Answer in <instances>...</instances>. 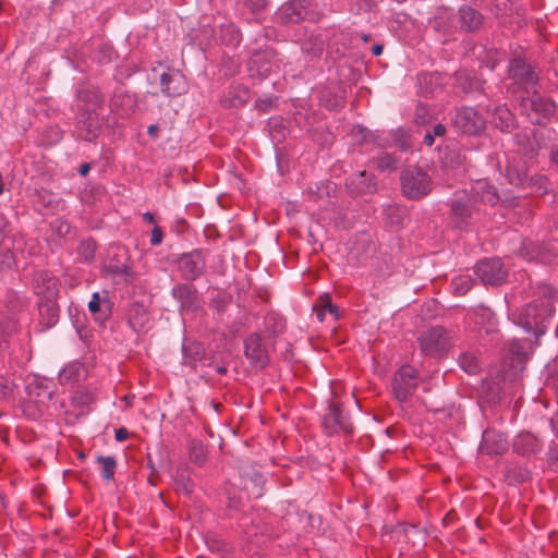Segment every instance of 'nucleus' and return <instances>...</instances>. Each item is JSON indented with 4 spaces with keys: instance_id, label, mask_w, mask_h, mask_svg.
I'll use <instances>...</instances> for the list:
<instances>
[{
    "instance_id": "f257e3e1",
    "label": "nucleus",
    "mask_w": 558,
    "mask_h": 558,
    "mask_svg": "<svg viewBox=\"0 0 558 558\" xmlns=\"http://www.w3.org/2000/svg\"><path fill=\"white\" fill-rule=\"evenodd\" d=\"M535 295L536 298L520 311L518 324L526 331L541 337L546 332L547 323L555 313L558 293L551 286L542 283L536 288Z\"/></svg>"
},
{
    "instance_id": "f03ea898",
    "label": "nucleus",
    "mask_w": 558,
    "mask_h": 558,
    "mask_svg": "<svg viewBox=\"0 0 558 558\" xmlns=\"http://www.w3.org/2000/svg\"><path fill=\"white\" fill-rule=\"evenodd\" d=\"M76 98V136L86 142H93L98 137L101 129L98 110L102 108L104 96L98 90L81 89Z\"/></svg>"
},
{
    "instance_id": "7ed1b4c3",
    "label": "nucleus",
    "mask_w": 558,
    "mask_h": 558,
    "mask_svg": "<svg viewBox=\"0 0 558 558\" xmlns=\"http://www.w3.org/2000/svg\"><path fill=\"white\" fill-rule=\"evenodd\" d=\"M477 197L466 190L456 191L453 197L447 203L449 206L448 218L454 228L466 231L472 221L478 215Z\"/></svg>"
},
{
    "instance_id": "20e7f679",
    "label": "nucleus",
    "mask_w": 558,
    "mask_h": 558,
    "mask_svg": "<svg viewBox=\"0 0 558 558\" xmlns=\"http://www.w3.org/2000/svg\"><path fill=\"white\" fill-rule=\"evenodd\" d=\"M434 189L432 177L420 167H408L400 173L401 194L409 201H421Z\"/></svg>"
},
{
    "instance_id": "39448f33",
    "label": "nucleus",
    "mask_w": 558,
    "mask_h": 558,
    "mask_svg": "<svg viewBox=\"0 0 558 558\" xmlns=\"http://www.w3.org/2000/svg\"><path fill=\"white\" fill-rule=\"evenodd\" d=\"M417 342L422 353L434 359L446 357L452 347L451 336L442 326H434L422 331Z\"/></svg>"
},
{
    "instance_id": "423d86ee",
    "label": "nucleus",
    "mask_w": 558,
    "mask_h": 558,
    "mask_svg": "<svg viewBox=\"0 0 558 558\" xmlns=\"http://www.w3.org/2000/svg\"><path fill=\"white\" fill-rule=\"evenodd\" d=\"M207 253V250L194 248L177 255L173 262L182 280L194 282L206 274Z\"/></svg>"
},
{
    "instance_id": "0eeeda50",
    "label": "nucleus",
    "mask_w": 558,
    "mask_h": 558,
    "mask_svg": "<svg viewBox=\"0 0 558 558\" xmlns=\"http://www.w3.org/2000/svg\"><path fill=\"white\" fill-rule=\"evenodd\" d=\"M420 385V373L412 365L404 364L393 374L391 391L401 403L410 401Z\"/></svg>"
},
{
    "instance_id": "6e6552de",
    "label": "nucleus",
    "mask_w": 558,
    "mask_h": 558,
    "mask_svg": "<svg viewBox=\"0 0 558 558\" xmlns=\"http://www.w3.org/2000/svg\"><path fill=\"white\" fill-rule=\"evenodd\" d=\"M322 425L327 436L342 433L344 436H352L354 426L351 417L344 412L343 405L338 402H330L323 414Z\"/></svg>"
},
{
    "instance_id": "1a4fd4ad",
    "label": "nucleus",
    "mask_w": 558,
    "mask_h": 558,
    "mask_svg": "<svg viewBox=\"0 0 558 558\" xmlns=\"http://www.w3.org/2000/svg\"><path fill=\"white\" fill-rule=\"evenodd\" d=\"M452 122L456 130L466 136H481L486 130V119L471 106L457 108Z\"/></svg>"
},
{
    "instance_id": "9d476101",
    "label": "nucleus",
    "mask_w": 558,
    "mask_h": 558,
    "mask_svg": "<svg viewBox=\"0 0 558 558\" xmlns=\"http://www.w3.org/2000/svg\"><path fill=\"white\" fill-rule=\"evenodd\" d=\"M27 306L24 298L19 295L14 290H8L3 300V307L0 308V325L4 327L7 332H19L20 314H22Z\"/></svg>"
},
{
    "instance_id": "9b49d317",
    "label": "nucleus",
    "mask_w": 558,
    "mask_h": 558,
    "mask_svg": "<svg viewBox=\"0 0 558 558\" xmlns=\"http://www.w3.org/2000/svg\"><path fill=\"white\" fill-rule=\"evenodd\" d=\"M521 108L531 119L532 123L545 125L555 116L557 106L550 98L533 93L531 97H523Z\"/></svg>"
},
{
    "instance_id": "f8f14e48",
    "label": "nucleus",
    "mask_w": 558,
    "mask_h": 558,
    "mask_svg": "<svg viewBox=\"0 0 558 558\" xmlns=\"http://www.w3.org/2000/svg\"><path fill=\"white\" fill-rule=\"evenodd\" d=\"M509 76L514 84L527 93L535 89L538 84V73L524 57H514L509 62Z\"/></svg>"
},
{
    "instance_id": "ddd939ff",
    "label": "nucleus",
    "mask_w": 558,
    "mask_h": 558,
    "mask_svg": "<svg viewBox=\"0 0 558 558\" xmlns=\"http://www.w3.org/2000/svg\"><path fill=\"white\" fill-rule=\"evenodd\" d=\"M247 69L252 77H259L260 80L267 77L278 69L276 51L267 46L252 51Z\"/></svg>"
},
{
    "instance_id": "4468645a",
    "label": "nucleus",
    "mask_w": 558,
    "mask_h": 558,
    "mask_svg": "<svg viewBox=\"0 0 558 558\" xmlns=\"http://www.w3.org/2000/svg\"><path fill=\"white\" fill-rule=\"evenodd\" d=\"M171 295L179 303L181 314L195 313L202 307V298L196 286L191 281L174 284Z\"/></svg>"
},
{
    "instance_id": "2eb2a0df",
    "label": "nucleus",
    "mask_w": 558,
    "mask_h": 558,
    "mask_svg": "<svg viewBox=\"0 0 558 558\" xmlns=\"http://www.w3.org/2000/svg\"><path fill=\"white\" fill-rule=\"evenodd\" d=\"M475 274L484 284L500 286L508 277V271L500 258H483L475 265Z\"/></svg>"
},
{
    "instance_id": "dca6fc26",
    "label": "nucleus",
    "mask_w": 558,
    "mask_h": 558,
    "mask_svg": "<svg viewBox=\"0 0 558 558\" xmlns=\"http://www.w3.org/2000/svg\"><path fill=\"white\" fill-rule=\"evenodd\" d=\"M60 280L52 271L39 269L33 274L32 290L38 300L58 299Z\"/></svg>"
},
{
    "instance_id": "f3484780",
    "label": "nucleus",
    "mask_w": 558,
    "mask_h": 558,
    "mask_svg": "<svg viewBox=\"0 0 558 558\" xmlns=\"http://www.w3.org/2000/svg\"><path fill=\"white\" fill-rule=\"evenodd\" d=\"M244 355L254 367L263 369L268 365L269 354L259 333L252 332L245 338Z\"/></svg>"
},
{
    "instance_id": "a211bd4d",
    "label": "nucleus",
    "mask_w": 558,
    "mask_h": 558,
    "mask_svg": "<svg viewBox=\"0 0 558 558\" xmlns=\"http://www.w3.org/2000/svg\"><path fill=\"white\" fill-rule=\"evenodd\" d=\"M345 186L351 196L357 197L375 194L378 190V182L375 174L363 170L349 177Z\"/></svg>"
},
{
    "instance_id": "6ab92c4d",
    "label": "nucleus",
    "mask_w": 558,
    "mask_h": 558,
    "mask_svg": "<svg viewBox=\"0 0 558 558\" xmlns=\"http://www.w3.org/2000/svg\"><path fill=\"white\" fill-rule=\"evenodd\" d=\"M314 0H289L278 11L282 24H298L305 20Z\"/></svg>"
},
{
    "instance_id": "aec40b11",
    "label": "nucleus",
    "mask_w": 558,
    "mask_h": 558,
    "mask_svg": "<svg viewBox=\"0 0 558 558\" xmlns=\"http://www.w3.org/2000/svg\"><path fill=\"white\" fill-rule=\"evenodd\" d=\"M486 81L476 74L473 70L462 69L454 73L453 86L464 95L482 94Z\"/></svg>"
},
{
    "instance_id": "412c9836",
    "label": "nucleus",
    "mask_w": 558,
    "mask_h": 558,
    "mask_svg": "<svg viewBox=\"0 0 558 558\" xmlns=\"http://www.w3.org/2000/svg\"><path fill=\"white\" fill-rule=\"evenodd\" d=\"M457 17L459 29L468 34L478 33L485 21L484 15L478 10L468 4L459 8Z\"/></svg>"
},
{
    "instance_id": "4be33fe9",
    "label": "nucleus",
    "mask_w": 558,
    "mask_h": 558,
    "mask_svg": "<svg viewBox=\"0 0 558 558\" xmlns=\"http://www.w3.org/2000/svg\"><path fill=\"white\" fill-rule=\"evenodd\" d=\"M508 450V440L505 434L492 428L483 432L480 451L483 454L498 456Z\"/></svg>"
},
{
    "instance_id": "5701e85b",
    "label": "nucleus",
    "mask_w": 558,
    "mask_h": 558,
    "mask_svg": "<svg viewBox=\"0 0 558 558\" xmlns=\"http://www.w3.org/2000/svg\"><path fill=\"white\" fill-rule=\"evenodd\" d=\"M161 92L169 97L180 96L187 90L184 75L180 71L162 73L160 76Z\"/></svg>"
},
{
    "instance_id": "b1692460",
    "label": "nucleus",
    "mask_w": 558,
    "mask_h": 558,
    "mask_svg": "<svg viewBox=\"0 0 558 558\" xmlns=\"http://www.w3.org/2000/svg\"><path fill=\"white\" fill-rule=\"evenodd\" d=\"M126 319L129 326L135 332H141L147 327L150 320V315L143 304L133 302L126 310Z\"/></svg>"
},
{
    "instance_id": "393cba45",
    "label": "nucleus",
    "mask_w": 558,
    "mask_h": 558,
    "mask_svg": "<svg viewBox=\"0 0 558 558\" xmlns=\"http://www.w3.org/2000/svg\"><path fill=\"white\" fill-rule=\"evenodd\" d=\"M319 104L328 110H336L344 106V90L340 86L329 85L320 89Z\"/></svg>"
},
{
    "instance_id": "a878e982",
    "label": "nucleus",
    "mask_w": 558,
    "mask_h": 558,
    "mask_svg": "<svg viewBox=\"0 0 558 558\" xmlns=\"http://www.w3.org/2000/svg\"><path fill=\"white\" fill-rule=\"evenodd\" d=\"M37 307L43 326L51 328L58 323L60 316L58 299L38 300Z\"/></svg>"
},
{
    "instance_id": "bb28decb",
    "label": "nucleus",
    "mask_w": 558,
    "mask_h": 558,
    "mask_svg": "<svg viewBox=\"0 0 558 558\" xmlns=\"http://www.w3.org/2000/svg\"><path fill=\"white\" fill-rule=\"evenodd\" d=\"M226 502L222 507V515L231 519L242 512L244 508L243 499L239 490L234 486L226 487Z\"/></svg>"
},
{
    "instance_id": "cd10ccee",
    "label": "nucleus",
    "mask_w": 558,
    "mask_h": 558,
    "mask_svg": "<svg viewBox=\"0 0 558 558\" xmlns=\"http://www.w3.org/2000/svg\"><path fill=\"white\" fill-rule=\"evenodd\" d=\"M539 447L537 437L529 432L520 433L513 442L514 451L522 457L535 454L539 451Z\"/></svg>"
},
{
    "instance_id": "c85d7f7f",
    "label": "nucleus",
    "mask_w": 558,
    "mask_h": 558,
    "mask_svg": "<svg viewBox=\"0 0 558 558\" xmlns=\"http://www.w3.org/2000/svg\"><path fill=\"white\" fill-rule=\"evenodd\" d=\"M85 376L83 363L73 361L68 363L59 373L58 379L61 385L77 384Z\"/></svg>"
},
{
    "instance_id": "c756f323",
    "label": "nucleus",
    "mask_w": 558,
    "mask_h": 558,
    "mask_svg": "<svg viewBox=\"0 0 558 558\" xmlns=\"http://www.w3.org/2000/svg\"><path fill=\"white\" fill-rule=\"evenodd\" d=\"M441 162L445 168L456 171H465L466 169V156L462 149L447 147L442 154Z\"/></svg>"
},
{
    "instance_id": "7c9ffc66",
    "label": "nucleus",
    "mask_w": 558,
    "mask_h": 558,
    "mask_svg": "<svg viewBox=\"0 0 558 558\" xmlns=\"http://www.w3.org/2000/svg\"><path fill=\"white\" fill-rule=\"evenodd\" d=\"M88 310L95 320L104 323L111 316V302L109 299H100L99 293H94L88 303Z\"/></svg>"
},
{
    "instance_id": "2f4dec72",
    "label": "nucleus",
    "mask_w": 558,
    "mask_h": 558,
    "mask_svg": "<svg viewBox=\"0 0 558 558\" xmlns=\"http://www.w3.org/2000/svg\"><path fill=\"white\" fill-rule=\"evenodd\" d=\"M493 123L501 132L509 133L515 128V118L506 106H497L493 113Z\"/></svg>"
},
{
    "instance_id": "473e14b6",
    "label": "nucleus",
    "mask_w": 558,
    "mask_h": 558,
    "mask_svg": "<svg viewBox=\"0 0 558 558\" xmlns=\"http://www.w3.org/2000/svg\"><path fill=\"white\" fill-rule=\"evenodd\" d=\"M514 141L520 153L526 158L533 159L538 155L541 148L539 144L534 137L532 138L527 132L517 133Z\"/></svg>"
},
{
    "instance_id": "72a5a7b5",
    "label": "nucleus",
    "mask_w": 558,
    "mask_h": 558,
    "mask_svg": "<svg viewBox=\"0 0 558 558\" xmlns=\"http://www.w3.org/2000/svg\"><path fill=\"white\" fill-rule=\"evenodd\" d=\"M182 354L185 365L196 367L197 363L205 357V349L201 342H184L182 345Z\"/></svg>"
},
{
    "instance_id": "f704fd0d",
    "label": "nucleus",
    "mask_w": 558,
    "mask_h": 558,
    "mask_svg": "<svg viewBox=\"0 0 558 558\" xmlns=\"http://www.w3.org/2000/svg\"><path fill=\"white\" fill-rule=\"evenodd\" d=\"M314 311L319 322L325 319L326 313L332 315L335 320H338L340 316L338 305L332 303L331 296L328 293H324L317 299Z\"/></svg>"
},
{
    "instance_id": "c9c22d12",
    "label": "nucleus",
    "mask_w": 558,
    "mask_h": 558,
    "mask_svg": "<svg viewBox=\"0 0 558 558\" xmlns=\"http://www.w3.org/2000/svg\"><path fill=\"white\" fill-rule=\"evenodd\" d=\"M433 26L436 31L442 32L447 35L453 34L457 31L454 25V14L448 9H441L434 17Z\"/></svg>"
},
{
    "instance_id": "e433bc0d",
    "label": "nucleus",
    "mask_w": 558,
    "mask_h": 558,
    "mask_svg": "<svg viewBox=\"0 0 558 558\" xmlns=\"http://www.w3.org/2000/svg\"><path fill=\"white\" fill-rule=\"evenodd\" d=\"M250 90L243 85L231 86L229 97L223 99L225 107H241L248 101Z\"/></svg>"
},
{
    "instance_id": "4c0bfd02",
    "label": "nucleus",
    "mask_w": 558,
    "mask_h": 558,
    "mask_svg": "<svg viewBox=\"0 0 558 558\" xmlns=\"http://www.w3.org/2000/svg\"><path fill=\"white\" fill-rule=\"evenodd\" d=\"M97 251V242L94 238L88 236L80 241L76 253L80 263H90L95 258Z\"/></svg>"
},
{
    "instance_id": "58836bf2",
    "label": "nucleus",
    "mask_w": 558,
    "mask_h": 558,
    "mask_svg": "<svg viewBox=\"0 0 558 558\" xmlns=\"http://www.w3.org/2000/svg\"><path fill=\"white\" fill-rule=\"evenodd\" d=\"M371 162L374 165V167L381 171H395L398 169L400 159L399 157L395 156L393 154L389 153H380L378 156L373 157L371 159Z\"/></svg>"
},
{
    "instance_id": "ea45409f",
    "label": "nucleus",
    "mask_w": 558,
    "mask_h": 558,
    "mask_svg": "<svg viewBox=\"0 0 558 558\" xmlns=\"http://www.w3.org/2000/svg\"><path fill=\"white\" fill-rule=\"evenodd\" d=\"M219 39L227 46H238L242 39V34L233 23H227L220 26Z\"/></svg>"
},
{
    "instance_id": "a19ab883",
    "label": "nucleus",
    "mask_w": 558,
    "mask_h": 558,
    "mask_svg": "<svg viewBox=\"0 0 558 558\" xmlns=\"http://www.w3.org/2000/svg\"><path fill=\"white\" fill-rule=\"evenodd\" d=\"M264 326L266 332L276 338L286 330V320L277 313H267L264 318Z\"/></svg>"
},
{
    "instance_id": "79ce46f5",
    "label": "nucleus",
    "mask_w": 558,
    "mask_h": 558,
    "mask_svg": "<svg viewBox=\"0 0 558 558\" xmlns=\"http://www.w3.org/2000/svg\"><path fill=\"white\" fill-rule=\"evenodd\" d=\"M96 462L100 465V476L105 481H113L117 470V460L112 456H98Z\"/></svg>"
},
{
    "instance_id": "37998d69",
    "label": "nucleus",
    "mask_w": 558,
    "mask_h": 558,
    "mask_svg": "<svg viewBox=\"0 0 558 558\" xmlns=\"http://www.w3.org/2000/svg\"><path fill=\"white\" fill-rule=\"evenodd\" d=\"M174 488L177 493L184 496H190L193 493L194 482L190 477V474L186 470L177 471V475L174 477Z\"/></svg>"
},
{
    "instance_id": "c03bdc74",
    "label": "nucleus",
    "mask_w": 558,
    "mask_h": 558,
    "mask_svg": "<svg viewBox=\"0 0 558 558\" xmlns=\"http://www.w3.org/2000/svg\"><path fill=\"white\" fill-rule=\"evenodd\" d=\"M475 280L470 275H460L452 279V293L457 296L466 294L474 286Z\"/></svg>"
},
{
    "instance_id": "a18cd8bd",
    "label": "nucleus",
    "mask_w": 558,
    "mask_h": 558,
    "mask_svg": "<svg viewBox=\"0 0 558 558\" xmlns=\"http://www.w3.org/2000/svg\"><path fill=\"white\" fill-rule=\"evenodd\" d=\"M460 367L468 374H477L481 369L477 356L472 352H463L458 359Z\"/></svg>"
},
{
    "instance_id": "49530a36",
    "label": "nucleus",
    "mask_w": 558,
    "mask_h": 558,
    "mask_svg": "<svg viewBox=\"0 0 558 558\" xmlns=\"http://www.w3.org/2000/svg\"><path fill=\"white\" fill-rule=\"evenodd\" d=\"M386 216L390 223L400 228L404 227L409 219L407 209L397 205L388 206L386 209Z\"/></svg>"
},
{
    "instance_id": "de8ad7c7",
    "label": "nucleus",
    "mask_w": 558,
    "mask_h": 558,
    "mask_svg": "<svg viewBox=\"0 0 558 558\" xmlns=\"http://www.w3.org/2000/svg\"><path fill=\"white\" fill-rule=\"evenodd\" d=\"M95 401V396L86 389L76 390L72 396V404L83 411Z\"/></svg>"
},
{
    "instance_id": "09e8293b",
    "label": "nucleus",
    "mask_w": 558,
    "mask_h": 558,
    "mask_svg": "<svg viewBox=\"0 0 558 558\" xmlns=\"http://www.w3.org/2000/svg\"><path fill=\"white\" fill-rule=\"evenodd\" d=\"M27 392L29 397H36L37 401L43 399H51L53 391L48 386H44L38 381L31 383L27 386Z\"/></svg>"
},
{
    "instance_id": "8fccbe9b",
    "label": "nucleus",
    "mask_w": 558,
    "mask_h": 558,
    "mask_svg": "<svg viewBox=\"0 0 558 558\" xmlns=\"http://www.w3.org/2000/svg\"><path fill=\"white\" fill-rule=\"evenodd\" d=\"M14 383L0 376V402H11L14 399Z\"/></svg>"
},
{
    "instance_id": "3c124183",
    "label": "nucleus",
    "mask_w": 558,
    "mask_h": 558,
    "mask_svg": "<svg viewBox=\"0 0 558 558\" xmlns=\"http://www.w3.org/2000/svg\"><path fill=\"white\" fill-rule=\"evenodd\" d=\"M190 459L196 464H203L206 460V451L202 441L193 440L190 444Z\"/></svg>"
},
{
    "instance_id": "603ef678",
    "label": "nucleus",
    "mask_w": 558,
    "mask_h": 558,
    "mask_svg": "<svg viewBox=\"0 0 558 558\" xmlns=\"http://www.w3.org/2000/svg\"><path fill=\"white\" fill-rule=\"evenodd\" d=\"M539 246L531 240L524 239L519 248V255L525 259H534L538 256Z\"/></svg>"
},
{
    "instance_id": "864d4df0",
    "label": "nucleus",
    "mask_w": 558,
    "mask_h": 558,
    "mask_svg": "<svg viewBox=\"0 0 558 558\" xmlns=\"http://www.w3.org/2000/svg\"><path fill=\"white\" fill-rule=\"evenodd\" d=\"M509 351L519 362L527 360V342L524 340H512L509 345Z\"/></svg>"
},
{
    "instance_id": "5fc2aeb1",
    "label": "nucleus",
    "mask_w": 558,
    "mask_h": 558,
    "mask_svg": "<svg viewBox=\"0 0 558 558\" xmlns=\"http://www.w3.org/2000/svg\"><path fill=\"white\" fill-rule=\"evenodd\" d=\"M105 270L111 276H124L130 274V267L118 259L110 260L106 266Z\"/></svg>"
},
{
    "instance_id": "6e6d98bb",
    "label": "nucleus",
    "mask_w": 558,
    "mask_h": 558,
    "mask_svg": "<svg viewBox=\"0 0 558 558\" xmlns=\"http://www.w3.org/2000/svg\"><path fill=\"white\" fill-rule=\"evenodd\" d=\"M507 478L510 482L524 483L530 478V472L521 466H514L507 471Z\"/></svg>"
},
{
    "instance_id": "4d7b16f0",
    "label": "nucleus",
    "mask_w": 558,
    "mask_h": 558,
    "mask_svg": "<svg viewBox=\"0 0 558 558\" xmlns=\"http://www.w3.org/2000/svg\"><path fill=\"white\" fill-rule=\"evenodd\" d=\"M304 50L306 54L312 58H319L324 51V41L320 38H315L314 40H308L304 45Z\"/></svg>"
},
{
    "instance_id": "13d9d810",
    "label": "nucleus",
    "mask_w": 558,
    "mask_h": 558,
    "mask_svg": "<svg viewBox=\"0 0 558 558\" xmlns=\"http://www.w3.org/2000/svg\"><path fill=\"white\" fill-rule=\"evenodd\" d=\"M529 183L535 191L545 194L548 186V178L544 174H534L529 179Z\"/></svg>"
},
{
    "instance_id": "bf43d9fd",
    "label": "nucleus",
    "mask_w": 558,
    "mask_h": 558,
    "mask_svg": "<svg viewBox=\"0 0 558 558\" xmlns=\"http://www.w3.org/2000/svg\"><path fill=\"white\" fill-rule=\"evenodd\" d=\"M277 106V97L275 96H268L265 98H258L255 102V107L260 112H268L269 110L274 109Z\"/></svg>"
},
{
    "instance_id": "052dcab7",
    "label": "nucleus",
    "mask_w": 558,
    "mask_h": 558,
    "mask_svg": "<svg viewBox=\"0 0 558 558\" xmlns=\"http://www.w3.org/2000/svg\"><path fill=\"white\" fill-rule=\"evenodd\" d=\"M244 4L253 14H258L266 10L269 0H244Z\"/></svg>"
},
{
    "instance_id": "680f3d73",
    "label": "nucleus",
    "mask_w": 558,
    "mask_h": 558,
    "mask_svg": "<svg viewBox=\"0 0 558 558\" xmlns=\"http://www.w3.org/2000/svg\"><path fill=\"white\" fill-rule=\"evenodd\" d=\"M162 240H163V231L161 229V227L159 226H155L151 230V234H150V244L153 246H157L159 244L162 243Z\"/></svg>"
},
{
    "instance_id": "e2e57ef3",
    "label": "nucleus",
    "mask_w": 558,
    "mask_h": 558,
    "mask_svg": "<svg viewBox=\"0 0 558 558\" xmlns=\"http://www.w3.org/2000/svg\"><path fill=\"white\" fill-rule=\"evenodd\" d=\"M499 52L497 50H490V51H487L486 53V60L484 61L485 62V65L490 69V70H494L497 64L499 63Z\"/></svg>"
},
{
    "instance_id": "0e129e2a",
    "label": "nucleus",
    "mask_w": 558,
    "mask_h": 558,
    "mask_svg": "<svg viewBox=\"0 0 558 558\" xmlns=\"http://www.w3.org/2000/svg\"><path fill=\"white\" fill-rule=\"evenodd\" d=\"M489 10L496 16L505 15L508 11V4L505 1L499 3L498 0H494L492 5L489 7Z\"/></svg>"
},
{
    "instance_id": "69168bd1",
    "label": "nucleus",
    "mask_w": 558,
    "mask_h": 558,
    "mask_svg": "<svg viewBox=\"0 0 558 558\" xmlns=\"http://www.w3.org/2000/svg\"><path fill=\"white\" fill-rule=\"evenodd\" d=\"M548 462L550 466L558 472V444L550 447L548 451Z\"/></svg>"
},
{
    "instance_id": "338daca9",
    "label": "nucleus",
    "mask_w": 558,
    "mask_h": 558,
    "mask_svg": "<svg viewBox=\"0 0 558 558\" xmlns=\"http://www.w3.org/2000/svg\"><path fill=\"white\" fill-rule=\"evenodd\" d=\"M206 542L211 550H222L226 546V544L221 539L217 538L216 536H213V537L208 536Z\"/></svg>"
},
{
    "instance_id": "774afa93",
    "label": "nucleus",
    "mask_w": 558,
    "mask_h": 558,
    "mask_svg": "<svg viewBox=\"0 0 558 558\" xmlns=\"http://www.w3.org/2000/svg\"><path fill=\"white\" fill-rule=\"evenodd\" d=\"M222 65L226 69L225 73L229 75H234L239 70V64L233 62L232 59L225 60Z\"/></svg>"
}]
</instances>
